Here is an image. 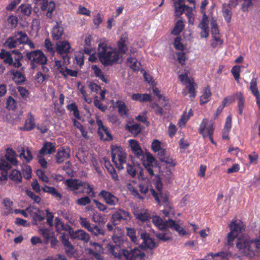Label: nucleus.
<instances>
[{"label": "nucleus", "mask_w": 260, "mask_h": 260, "mask_svg": "<svg viewBox=\"0 0 260 260\" xmlns=\"http://www.w3.org/2000/svg\"><path fill=\"white\" fill-rule=\"evenodd\" d=\"M105 249L107 253L111 254L115 257L121 259L124 257L125 260H144L145 254L140 251L138 248H125L117 243H108L106 245Z\"/></svg>", "instance_id": "1"}, {"label": "nucleus", "mask_w": 260, "mask_h": 260, "mask_svg": "<svg viewBox=\"0 0 260 260\" xmlns=\"http://www.w3.org/2000/svg\"><path fill=\"white\" fill-rule=\"evenodd\" d=\"M99 58L105 66H111L119 58L118 53L108 47L105 43L99 45Z\"/></svg>", "instance_id": "2"}, {"label": "nucleus", "mask_w": 260, "mask_h": 260, "mask_svg": "<svg viewBox=\"0 0 260 260\" xmlns=\"http://www.w3.org/2000/svg\"><path fill=\"white\" fill-rule=\"evenodd\" d=\"M65 184L74 193H84L87 189V193L89 195L92 193V196H94L93 187L87 182L80 179L71 178L67 179L65 181Z\"/></svg>", "instance_id": "3"}, {"label": "nucleus", "mask_w": 260, "mask_h": 260, "mask_svg": "<svg viewBox=\"0 0 260 260\" xmlns=\"http://www.w3.org/2000/svg\"><path fill=\"white\" fill-rule=\"evenodd\" d=\"M152 221L160 230H164L169 228L177 232L180 236H184L187 234L185 230L172 219H169L164 221L159 216L156 215L152 217Z\"/></svg>", "instance_id": "4"}, {"label": "nucleus", "mask_w": 260, "mask_h": 260, "mask_svg": "<svg viewBox=\"0 0 260 260\" xmlns=\"http://www.w3.org/2000/svg\"><path fill=\"white\" fill-rule=\"evenodd\" d=\"M111 156L113 162L119 170L123 169V164L125 163L126 154L121 147L111 146Z\"/></svg>", "instance_id": "5"}, {"label": "nucleus", "mask_w": 260, "mask_h": 260, "mask_svg": "<svg viewBox=\"0 0 260 260\" xmlns=\"http://www.w3.org/2000/svg\"><path fill=\"white\" fill-rule=\"evenodd\" d=\"M236 247L242 252L252 251L257 253L260 256V240L259 239L249 241L239 239L236 243Z\"/></svg>", "instance_id": "6"}, {"label": "nucleus", "mask_w": 260, "mask_h": 260, "mask_svg": "<svg viewBox=\"0 0 260 260\" xmlns=\"http://www.w3.org/2000/svg\"><path fill=\"white\" fill-rule=\"evenodd\" d=\"M26 57L28 60L30 61L31 68L33 69L37 67L36 64L45 65L47 61V57L40 50L27 52Z\"/></svg>", "instance_id": "7"}, {"label": "nucleus", "mask_w": 260, "mask_h": 260, "mask_svg": "<svg viewBox=\"0 0 260 260\" xmlns=\"http://www.w3.org/2000/svg\"><path fill=\"white\" fill-rule=\"evenodd\" d=\"M231 232L228 235L227 244L231 245L238 235L245 229V225L240 220H233L229 225Z\"/></svg>", "instance_id": "8"}, {"label": "nucleus", "mask_w": 260, "mask_h": 260, "mask_svg": "<svg viewBox=\"0 0 260 260\" xmlns=\"http://www.w3.org/2000/svg\"><path fill=\"white\" fill-rule=\"evenodd\" d=\"M71 45L69 42L63 41L56 44V51L62 57L65 64L70 63Z\"/></svg>", "instance_id": "9"}, {"label": "nucleus", "mask_w": 260, "mask_h": 260, "mask_svg": "<svg viewBox=\"0 0 260 260\" xmlns=\"http://www.w3.org/2000/svg\"><path fill=\"white\" fill-rule=\"evenodd\" d=\"M180 80L184 84L187 83L186 86V89L182 91L183 95L185 96L188 93H190L189 97L194 98L196 96L195 83L191 82L188 75L185 74H180L179 75Z\"/></svg>", "instance_id": "10"}, {"label": "nucleus", "mask_w": 260, "mask_h": 260, "mask_svg": "<svg viewBox=\"0 0 260 260\" xmlns=\"http://www.w3.org/2000/svg\"><path fill=\"white\" fill-rule=\"evenodd\" d=\"M205 130L207 131L211 142L214 144L215 142L212 137L214 131L213 122L209 124V120L207 118H204L200 125L199 133L202 135L204 138L206 137V135L205 133Z\"/></svg>", "instance_id": "11"}, {"label": "nucleus", "mask_w": 260, "mask_h": 260, "mask_svg": "<svg viewBox=\"0 0 260 260\" xmlns=\"http://www.w3.org/2000/svg\"><path fill=\"white\" fill-rule=\"evenodd\" d=\"M143 165L147 172L151 176L154 175V169L159 167V164L157 161L150 153L146 154V159L143 160Z\"/></svg>", "instance_id": "12"}, {"label": "nucleus", "mask_w": 260, "mask_h": 260, "mask_svg": "<svg viewBox=\"0 0 260 260\" xmlns=\"http://www.w3.org/2000/svg\"><path fill=\"white\" fill-rule=\"evenodd\" d=\"M131 219V216L129 213L121 208L118 209L112 215V219L115 223L114 224H117V222H120L122 220L127 221L130 220Z\"/></svg>", "instance_id": "13"}, {"label": "nucleus", "mask_w": 260, "mask_h": 260, "mask_svg": "<svg viewBox=\"0 0 260 260\" xmlns=\"http://www.w3.org/2000/svg\"><path fill=\"white\" fill-rule=\"evenodd\" d=\"M140 237L141 239L143 240V242L140 245V247L142 249H153L157 246L154 240L149 237V234L145 232H142L140 234Z\"/></svg>", "instance_id": "14"}, {"label": "nucleus", "mask_w": 260, "mask_h": 260, "mask_svg": "<svg viewBox=\"0 0 260 260\" xmlns=\"http://www.w3.org/2000/svg\"><path fill=\"white\" fill-rule=\"evenodd\" d=\"M70 156V150L68 148L60 147L55 154L56 162L61 164L67 160Z\"/></svg>", "instance_id": "15"}, {"label": "nucleus", "mask_w": 260, "mask_h": 260, "mask_svg": "<svg viewBox=\"0 0 260 260\" xmlns=\"http://www.w3.org/2000/svg\"><path fill=\"white\" fill-rule=\"evenodd\" d=\"M99 195L103 198L104 201L110 206H115L119 201L118 198L105 190H102Z\"/></svg>", "instance_id": "16"}, {"label": "nucleus", "mask_w": 260, "mask_h": 260, "mask_svg": "<svg viewBox=\"0 0 260 260\" xmlns=\"http://www.w3.org/2000/svg\"><path fill=\"white\" fill-rule=\"evenodd\" d=\"M69 235L73 239H77L87 243L89 240V235L83 230L80 229L74 231L72 228Z\"/></svg>", "instance_id": "17"}, {"label": "nucleus", "mask_w": 260, "mask_h": 260, "mask_svg": "<svg viewBox=\"0 0 260 260\" xmlns=\"http://www.w3.org/2000/svg\"><path fill=\"white\" fill-rule=\"evenodd\" d=\"M237 6H235L233 1H229L228 4H223L222 7V11L223 16L228 23L231 22L232 15V7L235 8Z\"/></svg>", "instance_id": "18"}, {"label": "nucleus", "mask_w": 260, "mask_h": 260, "mask_svg": "<svg viewBox=\"0 0 260 260\" xmlns=\"http://www.w3.org/2000/svg\"><path fill=\"white\" fill-rule=\"evenodd\" d=\"M56 151L55 144L50 142H45L39 150V154L42 155L51 154Z\"/></svg>", "instance_id": "19"}, {"label": "nucleus", "mask_w": 260, "mask_h": 260, "mask_svg": "<svg viewBox=\"0 0 260 260\" xmlns=\"http://www.w3.org/2000/svg\"><path fill=\"white\" fill-rule=\"evenodd\" d=\"M250 89L252 93L255 96L256 100V104L258 107L260 113V93L257 87L256 79L253 78L250 83Z\"/></svg>", "instance_id": "20"}, {"label": "nucleus", "mask_w": 260, "mask_h": 260, "mask_svg": "<svg viewBox=\"0 0 260 260\" xmlns=\"http://www.w3.org/2000/svg\"><path fill=\"white\" fill-rule=\"evenodd\" d=\"M55 227L57 232L61 233L62 231H64L67 232L69 234L72 229L71 226L68 224H64L58 217H56L55 219Z\"/></svg>", "instance_id": "21"}, {"label": "nucleus", "mask_w": 260, "mask_h": 260, "mask_svg": "<svg viewBox=\"0 0 260 260\" xmlns=\"http://www.w3.org/2000/svg\"><path fill=\"white\" fill-rule=\"evenodd\" d=\"M127 42V38L125 35H121L119 40L117 42L118 52L122 55L125 54L128 49Z\"/></svg>", "instance_id": "22"}, {"label": "nucleus", "mask_w": 260, "mask_h": 260, "mask_svg": "<svg viewBox=\"0 0 260 260\" xmlns=\"http://www.w3.org/2000/svg\"><path fill=\"white\" fill-rule=\"evenodd\" d=\"M129 143L130 146L131 147V149L132 152L138 157H142V158H144L143 156V152L139 145V143L137 141L135 140H129Z\"/></svg>", "instance_id": "23"}, {"label": "nucleus", "mask_w": 260, "mask_h": 260, "mask_svg": "<svg viewBox=\"0 0 260 260\" xmlns=\"http://www.w3.org/2000/svg\"><path fill=\"white\" fill-rule=\"evenodd\" d=\"M36 127L35 119L31 112L28 113V117L25 120L24 127L22 128L27 131H31Z\"/></svg>", "instance_id": "24"}, {"label": "nucleus", "mask_w": 260, "mask_h": 260, "mask_svg": "<svg viewBox=\"0 0 260 260\" xmlns=\"http://www.w3.org/2000/svg\"><path fill=\"white\" fill-rule=\"evenodd\" d=\"M131 98L134 101L142 103L150 102L151 101V96L148 93H134L132 95Z\"/></svg>", "instance_id": "25"}, {"label": "nucleus", "mask_w": 260, "mask_h": 260, "mask_svg": "<svg viewBox=\"0 0 260 260\" xmlns=\"http://www.w3.org/2000/svg\"><path fill=\"white\" fill-rule=\"evenodd\" d=\"M63 33V27L59 25L58 23L52 29L51 35L53 40L57 41L61 39Z\"/></svg>", "instance_id": "26"}, {"label": "nucleus", "mask_w": 260, "mask_h": 260, "mask_svg": "<svg viewBox=\"0 0 260 260\" xmlns=\"http://www.w3.org/2000/svg\"><path fill=\"white\" fill-rule=\"evenodd\" d=\"M184 0H178L174 3L175 16L179 17L185 11V7Z\"/></svg>", "instance_id": "27"}, {"label": "nucleus", "mask_w": 260, "mask_h": 260, "mask_svg": "<svg viewBox=\"0 0 260 260\" xmlns=\"http://www.w3.org/2000/svg\"><path fill=\"white\" fill-rule=\"evenodd\" d=\"M44 192H47L51 194L53 197L58 198L60 200L62 198V196L60 193L54 187L44 185L42 188Z\"/></svg>", "instance_id": "28"}, {"label": "nucleus", "mask_w": 260, "mask_h": 260, "mask_svg": "<svg viewBox=\"0 0 260 260\" xmlns=\"http://www.w3.org/2000/svg\"><path fill=\"white\" fill-rule=\"evenodd\" d=\"M235 97L238 100V109L239 115H242L243 109L244 107L245 99L243 94L241 92H237L235 93Z\"/></svg>", "instance_id": "29"}, {"label": "nucleus", "mask_w": 260, "mask_h": 260, "mask_svg": "<svg viewBox=\"0 0 260 260\" xmlns=\"http://www.w3.org/2000/svg\"><path fill=\"white\" fill-rule=\"evenodd\" d=\"M18 44H26L28 40V37L27 34L22 31H18L13 33Z\"/></svg>", "instance_id": "30"}, {"label": "nucleus", "mask_w": 260, "mask_h": 260, "mask_svg": "<svg viewBox=\"0 0 260 260\" xmlns=\"http://www.w3.org/2000/svg\"><path fill=\"white\" fill-rule=\"evenodd\" d=\"M105 166L106 168L108 173L111 175L112 179L115 181L118 180V176L116 172V170L110 164V161L109 160H105Z\"/></svg>", "instance_id": "31"}, {"label": "nucleus", "mask_w": 260, "mask_h": 260, "mask_svg": "<svg viewBox=\"0 0 260 260\" xmlns=\"http://www.w3.org/2000/svg\"><path fill=\"white\" fill-rule=\"evenodd\" d=\"M116 105L118 108V112L120 116H123L127 115L128 109L123 101H117L116 103Z\"/></svg>", "instance_id": "32"}, {"label": "nucleus", "mask_w": 260, "mask_h": 260, "mask_svg": "<svg viewBox=\"0 0 260 260\" xmlns=\"http://www.w3.org/2000/svg\"><path fill=\"white\" fill-rule=\"evenodd\" d=\"M126 129L133 134L135 137L140 134L142 129L140 124L138 123L127 125L126 126Z\"/></svg>", "instance_id": "33"}, {"label": "nucleus", "mask_w": 260, "mask_h": 260, "mask_svg": "<svg viewBox=\"0 0 260 260\" xmlns=\"http://www.w3.org/2000/svg\"><path fill=\"white\" fill-rule=\"evenodd\" d=\"M16 37H15L14 34L13 36L9 37L4 43V46L9 49H12L16 48L18 43L16 39Z\"/></svg>", "instance_id": "34"}, {"label": "nucleus", "mask_w": 260, "mask_h": 260, "mask_svg": "<svg viewBox=\"0 0 260 260\" xmlns=\"http://www.w3.org/2000/svg\"><path fill=\"white\" fill-rule=\"evenodd\" d=\"M161 233H156L155 234L156 237L159 240L166 242L171 239V236L168 232L167 229L164 230H161Z\"/></svg>", "instance_id": "35"}, {"label": "nucleus", "mask_w": 260, "mask_h": 260, "mask_svg": "<svg viewBox=\"0 0 260 260\" xmlns=\"http://www.w3.org/2000/svg\"><path fill=\"white\" fill-rule=\"evenodd\" d=\"M9 178L16 183L22 182V176L20 171L17 170H13L9 174Z\"/></svg>", "instance_id": "36"}, {"label": "nucleus", "mask_w": 260, "mask_h": 260, "mask_svg": "<svg viewBox=\"0 0 260 260\" xmlns=\"http://www.w3.org/2000/svg\"><path fill=\"white\" fill-rule=\"evenodd\" d=\"M211 96V92L209 88H206L204 93L200 97V104L203 105L208 103L210 100Z\"/></svg>", "instance_id": "37"}, {"label": "nucleus", "mask_w": 260, "mask_h": 260, "mask_svg": "<svg viewBox=\"0 0 260 260\" xmlns=\"http://www.w3.org/2000/svg\"><path fill=\"white\" fill-rule=\"evenodd\" d=\"M17 101L11 96H9L6 100V108L8 110H14L17 108Z\"/></svg>", "instance_id": "38"}, {"label": "nucleus", "mask_w": 260, "mask_h": 260, "mask_svg": "<svg viewBox=\"0 0 260 260\" xmlns=\"http://www.w3.org/2000/svg\"><path fill=\"white\" fill-rule=\"evenodd\" d=\"M184 27L183 22L181 20H178L176 23L171 34L174 35H178L183 30Z\"/></svg>", "instance_id": "39"}, {"label": "nucleus", "mask_w": 260, "mask_h": 260, "mask_svg": "<svg viewBox=\"0 0 260 260\" xmlns=\"http://www.w3.org/2000/svg\"><path fill=\"white\" fill-rule=\"evenodd\" d=\"M98 134L101 140L104 141H110L112 140V136L107 127L104 129H102V131L101 130L100 132H99Z\"/></svg>", "instance_id": "40"}, {"label": "nucleus", "mask_w": 260, "mask_h": 260, "mask_svg": "<svg viewBox=\"0 0 260 260\" xmlns=\"http://www.w3.org/2000/svg\"><path fill=\"white\" fill-rule=\"evenodd\" d=\"M39 231L45 239V242L48 243V240L52 236L51 230L47 228H39Z\"/></svg>", "instance_id": "41"}, {"label": "nucleus", "mask_w": 260, "mask_h": 260, "mask_svg": "<svg viewBox=\"0 0 260 260\" xmlns=\"http://www.w3.org/2000/svg\"><path fill=\"white\" fill-rule=\"evenodd\" d=\"M3 203L6 209L7 210V211H5L4 212V214L5 215H8V214L12 213L13 212V202L11 201H10V199L8 198H5L4 200Z\"/></svg>", "instance_id": "42"}, {"label": "nucleus", "mask_w": 260, "mask_h": 260, "mask_svg": "<svg viewBox=\"0 0 260 260\" xmlns=\"http://www.w3.org/2000/svg\"><path fill=\"white\" fill-rule=\"evenodd\" d=\"M140 168L139 166H132L129 164H127L126 171L127 173L133 178L136 176Z\"/></svg>", "instance_id": "43"}, {"label": "nucleus", "mask_w": 260, "mask_h": 260, "mask_svg": "<svg viewBox=\"0 0 260 260\" xmlns=\"http://www.w3.org/2000/svg\"><path fill=\"white\" fill-rule=\"evenodd\" d=\"M134 215L137 219L143 222L147 221L150 218V214L146 211L140 213H135Z\"/></svg>", "instance_id": "44"}, {"label": "nucleus", "mask_w": 260, "mask_h": 260, "mask_svg": "<svg viewBox=\"0 0 260 260\" xmlns=\"http://www.w3.org/2000/svg\"><path fill=\"white\" fill-rule=\"evenodd\" d=\"M19 9L23 15L26 16H29L31 12V5L28 4L21 5Z\"/></svg>", "instance_id": "45"}, {"label": "nucleus", "mask_w": 260, "mask_h": 260, "mask_svg": "<svg viewBox=\"0 0 260 260\" xmlns=\"http://www.w3.org/2000/svg\"><path fill=\"white\" fill-rule=\"evenodd\" d=\"M67 109L69 111H72L73 112L74 116L77 118H80L79 111L78 108V107L75 104V103H73L71 104H69L67 107Z\"/></svg>", "instance_id": "46"}, {"label": "nucleus", "mask_w": 260, "mask_h": 260, "mask_svg": "<svg viewBox=\"0 0 260 260\" xmlns=\"http://www.w3.org/2000/svg\"><path fill=\"white\" fill-rule=\"evenodd\" d=\"M127 62L129 67L133 70L138 71L139 70V66L135 58L128 57L127 59Z\"/></svg>", "instance_id": "47"}, {"label": "nucleus", "mask_w": 260, "mask_h": 260, "mask_svg": "<svg viewBox=\"0 0 260 260\" xmlns=\"http://www.w3.org/2000/svg\"><path fill=\"white\" fill-rule=\"evenodd\" d=\"M212 257L220 256L222 259H228L231 256V254L226 251H221L213 253L212 252L209 254Z\"/></svg>", "instance_id": "48"}, {"label": "nucleus", "mask_w": 260, "mask_h": 260, "mask_svg": "<svg viewBox=\"0 0 260 260\" xmlns=\"http://www.w3.org/2000/svg\"><path fill=\"white\" fill-rule=\"evenodd\" d=\"M20 157H23L26 161V162H29L32 159V155L30 152V151L27 149L26 154L24 149H23L21 152L19 154Z\"/></svg>", "instance_id": "49"}, {"label": "nucleus", "mask_w": 260, "mask_h": 260, "mask_svg": "<svg viewBox=\"0 0 260 260\" xmlns=\"http://www.w3.org/2000/svg\"><path fill=\"white\" fill-rule=\"evenodd\" d=\"M79 221L82 228L87 229L89 232L92 225L90 224V222L87 220V218L80 217Z\"/></svg>", "instance_id": "50"}, {"label": "nucleus", "mask_w": 260, "mask_h": 260, "mask_svg": "<svg viewBox=\"0 0 260 260\" xmlns=\"http://www.w3.org/2000/svg\"><path fill=\"white\" fill-rule=\"evenodd\" d=\"M60 73L64 77H67L68 75L72 77H76L77 76V71L69 69L67 68H65L64 69H61V70L60 71Z\"/></svg>", "instance_id": "51"}, {"label": "nucleus", "mask_w": 260, "mask_h": 260, "mask_svg": "<svg viewBox=\"0 0 260 260\" xmlns=\"http://www.w3.org/2000/svg\"><path fill=\"white\" fill-rule=\"evenodd\" d=\"M126 232L127 236L131 238V240L134 242L136 243L137 242V237H136V231L135 229L129 228H126Z\"/></svg>", "instance_id": "52"}, {"label": "nucleus", "mask_w": 260, "mask_h": 260, "mask_svg": "<svg viewBox=\"0 0 260 260\" xmlns=\"http://www.w3.org/2000/svg\"><path fill=\"white\" fill-rule=\"evenodd\" d=\"M22 171L24 177L29 180L31 177L32 170L29 166L25 165L22 168Z\"/></svg>", "instance_id": "53"}, {"label": "nucleus", "mask_w": 260, "mask_h": 260, "mask_svg": "<svg viewBox=\"0 0 260 260\" xmlns=\"http://www.w3.org/2000/svg\"><path fill=\"white\" fill-rule=\"evenodd\" d=\"M60 240L61 242V243L64 246V247L69 246L71 248H72V244L69 241V239L68 238V235L66 233H61V236L60 237Z\"/></svg>", "instance_id": "54"}, {"label": "nucleus", "mask_w": 260, "mask_h": 260, "mask_svg": "<svg viewBox=\"0 0 260 260\" xmlns=\"http://www.w3.org/2000/svg\"><path fill=\"white\" fill-rule=\"evenodd\" d=\"M94 106L102 112H105L107 109V106L103 105L100 101L98 99V97L95 96L94 98Z\"/></svg>", "instance_id": "55"}, {"label": "nucleus", "mask_w": 260, "mask_h": 260, "mask_svg": "<svg viewBox=\"0 0 260 260\" xmlns=\"http://www.w3.org/2000/svg\"><path fill=\"white\" fill-rule=\"evenodd\" d=\"M53 45L49 39H46L45 41V47L46 51L50 55H53L55 53V51L52 47Z\"/></svg>", "instance_id": "56"}, {"label": "nucleus", "mask_w": 260, "mask_h": 260, "mask_svg": "<svg viewBox=\"0 0 260 260\" xmlns=\"http://www.w3.org/2000/svg\"><path fill=\"white\" fill-rule=\"evenodd\" d=\"M89 232L92 233L93 235H94L95 236H98L99 235H104L105 234V232H104V230L100 228L97 225H92Z\"/></svg>", "instance_id": "57"}, {"label": "nucleus", "mask_w": 260, "mask_h": 260, "mask_svg": "<svg viewBox=\"0 0 260 260\" xmlns=\"http://www.w3.org/2000/svg\"><path fill=\"white\" fill-rule=\"evenodd\" d=\"M26 194L35 203L39 204L40 203L41 199V198L36 195L34 192L31 190H27L26 191Z\"/></svg>", "instance_id": "58"}, {"label": "nucleus", "mask_w": 260, "mask_h": 260, "mask_svg": "<svg viewBox=\"0 0 260 260\" xmlns=\"http://www.w3.org/2000/svg\"><path fill=\"white\" fill-rule=\"evenodd\" d=\"M13 74L16 79V82L17 83L21 84L25 81V78L20 72L16 71L13 73Z\"/></svg>", "instance_id": "59"}, {"label": "nucleus", "mask_w": 260, "mask_h": 260, "mask_svg": "<svg viewBox=\"0 0 260 260\" xmlns=\"http://www.w3.org/2000/svg\"><path fill=\"white\" fill-rule=\"evenodd\" d=\"M181 38L180 37H176L174 42V45L176 49L180 51H183L184 49L182 43L181 42Z\"/></svg>", "instance_id": "60"}, {"label": "nucleus", "mask_w": 260, "mask_h": 260, "mask_svg": "<svg viewBox=\"0 0 260 260\" xmlns=\"http://www.w3.org/2000/svg\"><path fill=\"white\" fill-rule=\"evenodd\" d=\"M235 94L233 95H229L225 97L222 102L221 105L224 107L228 106L232 103L235 102Z\"/></svg>", "instance_id": "61"}, {"label": "nucleus", "mask_w": 260, "mask_h": 260, "mask_svg": "<svg viewBox=\"0 0 260 260\" xmlns=\"http://www.w3.org/2000/svg\"><path fill=\"white\" fill-rule=\"evenodd\" d=\"M91 203V200L88 196H85L78 199L76 201V203L81 206H85Z\"/></svg>", "instance_id": "62"}, {"label": "nucleus", "mask_w": 260, "mask_h": 260, "mask_svg": "<svg viewBox=\"0 0 260 260\" xmlns=\"http://www.w3.org/2000/svg\"><path fill=\"white\" fill-rule=\"evenodd\" d=\"M231 72L235 80L238 81L240 77V67L238 66H234L231 70Z\"/></svg>", "instance_id": "63"}, {"label": "nucleus", "mask_w": 260, "mask_h": 260, "mask_svg": "<svg viewBox=\"0 0 260 260\" xmlns=\"http://www.w3.org/2000/svg\"><path fill=\"white\" fill-rule=\"evenodd\" d=\"M211 34L212 36L219 35V29L215 20H212L211 22Z\"/></svg>", "instance_id": "64"}]
</instances>
